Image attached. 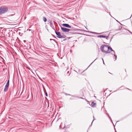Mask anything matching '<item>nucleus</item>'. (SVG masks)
Returning a JSON list of instances; mask_svg holds the SVG:
<instances>
[{"label": "nucleus", "mask_w": 132, "mask_h": 132, "mask_svg": "<svg viewBox=\"0 0 132 132\" xmlns=\"http://www.w3.org/2000/svg\"><path fill=\"white\" fill-rule=\"evenodd\" d=\"M102 52L105 53H109L113 50L112 48L107 45H102L100 48Z\"/></svg>", "instance_id": "1"}, {"label": "nucleus", "mask_w": 132, "mask_h": 132, "mask_svg": "<svg viewBox=\"0 0 132 132\" xmlns=\"http://www.w3.org/2000/svg\"><path fill=\"white\" fill-rule=\"evenodd\" d=\"M8 10V8L2 6L0 7V14H3Z\"/></svg>", "instance_id": "2"}, {"label": "nucleus", "mask_w": 132, "mask_h": 132, "mask_svg": "<svg viewBox=\"0 0 132 132\" xmlns=\"http://www.w3.org/2000/svg\"><path fill=\"white\" fill-rule=\"evenodd\" d=\"M55 32L57 35V37L59 38H65L66 37L65 35L61 34V33L59 32H57L55 31Z\"/></svg>", "instance_id": "3"}, {"label": "nucleus", "mask_w": 132, "mask_h": 132, "mask_svg": "<svg viewBox=\"0 0 132 132\" xmlns=\"http://www.w3.org/2000/svg\"><path fill=\"white\" fill-rule=\"evenodd\" d=\"M9 80H8L7 83L6 84L5 88L4 89V91L6 92L7 90L9 85Z\"/></svg>", "instance_id": "4"}, {"label": "nucleus", "mask_w": 132, "mask_h": 132, "mask_svg": "<svg viewBox=\"0 0 132 132\" xmlns=\"http://www.w3.org/2000/svg\"><path fill=\"white\" fill-rule=\"evenodd\" d=\"M61 29L63 32H68L70 31H71V30L68 28H65L64 27H61Z\"/></svg>", "instance_id": "5"}, {"label": "nucleus", "mask_w": 132, "mask_h": 132, "mask_svg": "<svg viewBox=\"0 0 132 132\" xmlns=\"http://www.w3.org/2000/svg\"><path fill=\"white\" fill-rule=\"evenodd\" d=\"M62 25L63 26L67 28H71V27L69 24L67 23H63L62 24Z\"/></svg>", "instance_id": "6"}, {"label": "nucleus", "mask_w": 132, "mask_h": 132, "mask_svg": "<svg viewBox=\"0 0 132 132\" xmlns=\"http://www.w3.org/2000/svg\"><path fill=\"white\" fill-rule=\"evenodd\" d=\"M98 37L104 38H105L106 39H108V36L105 35H99L97 36Z\"/></svg>", "instance_id": "7"}, {"label": "nucleus", "mask_w": 132, "mask_h": 132, "mask_svg": "<svg viewBox=\"0 0 132 132\" xmlns=\"http://www.w3.org/2000/svg\"><path fill=\"white\" fill-rule=\"evenodd\" d=\"M112 52H113V53H112V54H113L114 55V57L115 60H114V61H115L116 60L117 58V56L116 55H115V52L113 50Z\"/></svg>", "instance_id": "8"}, {"label": "nucleus", "mask_w": 132, "mask_h": 132, "mask_svg": "<svg viewBox=\"0 0 132 132\" xmlns=\"http://www.w3.org/2000/svg\"><path fill=\"white\" fill-rule=\"evenodd\" d=\"M96 106V104L94 102H92L91 104V106L92 107H94Z\"/></svg>", "instance_id": "9"}, {"label": "nucleus", "mask_w": 132, "mask_h": 132, "mask_svg": "<svg viewBox=\"0 0 132 132\" xmlns=\"http://www.w3.org/2000/svg\"><path fill=\"white\" fill-rule=\"evenodd\" d=\"M43 20L44 22H45L46 21L47 19L44 16H43Z\"/></svg>", "instance_id": "10"}, {"label": "nucleus", "mask_w": 132, "mask_h": 132, "mask_svg": "<svg viewBox=\"0 0 132 132\" xmlns=\"http://www.w3.org/2000/svg\"><path fill=\"white\" fill-rule=\"evenodd\" d=\"M108 116L109 117V118L110 119H111V121H112V120H111V117H110V116Z\"/></svg>", "instance_id": "11"}, {"label": "nucleus", "mask_w": 132, "mask_h": 132, "mask_svg": "<svg viewBox=\"0 0 132 132\" xmlns=\"http://www.w3.org/2000/svg\"><path fill=\"white\" fill-rule=\"evenodd\" d=\"M93 118H94V119H93V121H92V123L93 122V121L94 120H95V119L94 118V116H93Z\"/></svg>", "instance_id": "12"}, {"label": "nucleus", "mask_w": 132, "mask_h": 132, "mask_svg": "<svg viewBox=\"0 0 132 132\" xmlns=\"http://www.w3.org/2000/svg\"><path fill=\"white\" fill-rule=\"evenodd\" d=\"M42 86H43V89H44V92H45L44 88V86H43V85H42Z\"/></svg>", "instance_id": "13"}, {"label": "nucleus", "mask_w": 132, "mask_h": 132, "mask_svg": "<svg viewBox=\"0 0 132 132\" xmlns=\"http://www.w3.org/2000/svg\"><path fill=\"white\" fill-rule=\"evenodd\" d=\"M117 21L118 22H119V23H120L121 25H122L121 24L119 21H118L117 20Z\"/></svg>", "instance_id": "14"}, {"label": "nucleus", "mask_w": 132, "mask_h": 132, "mask_svg": "<svg viewBox=\"0 0 132 132\" xmlns=\"http://www.w3.org/2000/svg\"><path fill=\"white\" fill-rule=\"evenodd\" d=\"M46 96H47V94L46 93Z\"/></svg>", "instance_id": "15"}, {"label": "nucleus", "mask_w": 132, "mask_h": 132, "mask_svg": "<svg viewBox=\"0 0 132 132\" xmlns=\"http://www.w3.org/2000/svg\"><path fill=\"white\" fill-rule=\"evenodd\" d=\"M54 40V39H50V40Z\"/></svg>", "instance_id": "16"}, {"label": "nucleus", "mask_w": 132, "mask_h": 132, "mask_svg": "<svg viewBox=\"0 0 132 132\" xmlns=\"http://www.w3.org/2000/svg\"><path fill=\"white\" fill-rule=\"evenodd\" d=\"M102 60H103V64H104V60H103V59H102Z\"/></svg>", "instance_id": "17"}, {"label": "nucleus", "mask_w": 132, "mask_h": 132, "mask_svg": "<svg viewBox=\"0 0 132 132\" xmlns=\"http://www.w3.org/2000/svg\"><path fill=\"white\" fill-rule=\"evenodd\" d=\"M80 98H81V99H84V98H82V97H80Z\"/></svg>", "instance_id": "18"}, {"label": "nucleus", "mask_w": 132, "mask_h": 132, "mask_svg": "<svg viewBox=\"0 0 132 132\" xmlns=\"http://www.w3.org/2000/svg\"><path fill=\"white\" fill-rule=\"evenodd\" d=\"M96 59L95 60H94V61H94L96 60Z\"/></svg>", "instance_id": "19"}, {"label": "nucleus", "mask_w": 132, "mask_h": 132, "mask_svg": "<svg viewBox=\"0 0 132 132\" xmlns=\"http://www.w3.org/2000/svg\"><path fill=\"white\" fill-rule=\"evenodd\" d=\"M60 128H61V125H60L59 126Z\"/></svg>", "instance_id": "20"}, {"label": "nucleus", "mask_w": 132, "mask_h": 132, "mask_svg": "<svg viewBox=\"0 0 132 132\" xmlns=\"http://www.w3.org/2000/svg\"><path fill=\"white\" fill-rule=\"evenodd\" d=\"M85 100H86V101H87V100L86 99H85Z\"/></svg>", "instance_id": "21"}, {"label": "nucleus", "mask_w": 132, "mask_h": 132, "mask_svg": "<svg viewBox=\"0 0 132 132\" xmlns=\"http://www.w3.org/2000/svg\"><path fill=\"white\" fill-rule=\"evenodd\" d=\"M69 72V71H68V73Z\"/></svg>", "instance_id": "22"}, {"label": "nucleus", "mask_w": 132, "mask_h": 132, "mask_svg": "<svg viewBox=\"0 0 132 132\" xmlns=\"http://www.w3.org/2000/svg\"><path fill=\"white\" fill-rule=\"evenodd\" d=\"M95 33V32H94V34H95L96 33Z\"/></svg>", "instance_id": "23"}, {"label": "nucleus", "mask_w": 132, "mask_h": 132, "mask_svg": "<svg viewBox=\"0 0 132 132\" xmlns=\"http://www.w3.org/2000/svg\"><path fill=\"white\" fill-rule=\"evenodd\" d=\"M109 73H110V74H112L111 73H110V72H109Z\"/></svg>", "instance_id": "24"}, {"label": "nucleus", "mask_w": 132, "mask_h": 132, "mask_svg": "<svg viewBox=\"0 0 132 132\" xmlns=\"http://www.w3.org/2000/svg\"><path fill=\"white\" fill-rule=\"evenodd\" d=\"M131 34H132V33H131Z\"/></svg>", "instance_id": "25"}]
</instances>
